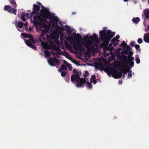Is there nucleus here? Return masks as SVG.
<instances>
[{
    "label": "nucleus",
    "instance_id": "nucleus-1",
    "mask_svg": "<svg viewBox=\"0 0 149 149\" xmlns=\"http://www.w3.org/2000/svg\"><path fill=\"white\" fill-rule=\"evenodd\" d=\"M99 34L101 41L103 42L101 43V47L108 48L107 47L109 41L115 35V33L112 32L109 30L107 31L106 30L103 29L100 31Z\"/></svg>",
    "mask_w": 149,
    "mask_h": 149
},
{
    "label": "nucleus",
    "instance_id": "nucleus-2",
    "mask_svg": "<svg viewBox=\"0 0 149 149\" xmlns=\"http://www.w3.org/2000/svg\"><path fill=\"white\" fill-rule=\"evenodd\" d=\"M73 71L76 74H73L71 76V81L72 82L76 81L77 86H81L83 85V83L86 82V79L83 77H80L79 74L76 69H73Z\"/></svg>",
    "mask_w": 149,
    "mask_h": 149
},
{
    "label": "nucleus",
    "instance_id": "nucleus-3",
    "mask_svg": "<svg viewBox=\"0 0 149 149\" xmlns=\"http://www.w3.org/2000/svg\"><path fill=\"white\" fill-rule=\"evenodd\" d=\"M12 6L13 8H12L10 5H5L4 7V10L5 11H7L9 13H13L16 15V12H17L16 8L17 7V5L15 0H8Z\"/></svg>",
    "mask_w": 149,
    "mask_h": 149
},
{
    "label": "nucleus",
    "instance_id": "nucleus-4",
    "mask_svg": "<svg viewBox=\"0 0 149 149\" xmlns=\"http://www.w3.org/2000/svg\"><path fill=\"white\" fill-rule=\"evenodd\" d=\"M90 38L88 36H86L84 38L85 42L83 43L84 46L86 47L88 52H91L93 49H95V46L92 44L91 40H89Z\"/></svg>",
    "mask_w": 149,
    "mask_h": 149
},
{
    "label": "nucleus",
    "instance_id": "nucleus-5",
    "mask_svg": "<svg viewBox=\"0 0 149 149\" xmlns=\"http://www.w3.org/2000/svg\"><path fill=\"white\" fill-rule=\"evenodd\" d=\"M46 19L47 18H43L39 15H35L33 16L34 20L33 23L35 25H39L40 24V23L38 22L39 21L42 24V25H43L44 24H47L48 22Z\"/></svg>",
    "mask_w": 149,
    "mask_h": 149
},
{
    "label": "nucleus",
    "instance_id": "nucleus-6",
    "mask_svg": "<svg viewBox=\"0 0 149 149\" xmlns=\"http://www.w3.org/2000/svg\"><path fill=\"white\" fill-rule=\"evenodd\" d=\"M41 7L42 8L39 13L40 15L43 18L49 19L51 13L49 12L48 9L45 7L43 6H42Z\"/></svg>",
    "mask_w": 149,
    "mask_h": 149
},
{
    "label": "nucleus",
    "instance_id": "nucleus-7",
    "mask_svg": "<svg viewBox=\"0 0 149 149\" xmlns=\"http://www.w3.org/2000/svg\"><path fill=\"white\" fill-rule=\"evenodd\" d=\"M118 58L119 59H121L124 61H123V63L127 64L128 63L129 65V66H128L127 65L124 66V67H126V68L129 69H131V68L133 67L134 65H133L132 62L131 63L130 61L127 57L125 55H123L122 56H120L118 57Z\"/></svg>",
    "mask_w": 149,
    "mask_h": 149
},
{
    "label": "nucleus",
    "instance_id": "nucleus-8",
    "mask_svg": "<svg viewBox=\"0 0 149 149\" xmlns=\"http://www.w3.org/2000/svg\"><path fill=\"white\" fill-rule=\"evenodd\" d=\"M48 62L52 66H55V64L59 65L60 63V61L56 57L54 56L53 58H49L48 60Z\"/></svg>",
    "mask_w": 149,
    "mask_h": 149
},
{
    "label": "nucleus",
    "instance_id": "nucleus-9",
    "mask_svg": "<svg viewBox=\"0 0 149 149\" xmlns=\"http://www.w3.org/2000/svg\"><path fill=\"white\" fill-rule=\"evenodd\" d=\"M52 26L53 27H55V31L56 33H58L60 35L63 34L62 31L63 30V28L62 27L59 26L57 22H56V24L53 23L52 24Z\"/></svg>",
    "mask_w": 149,
    "mask_h": 149
},
{
    "label": "nucleus",
    "instance_id": "nucleus-10",
    "mask_svg": "<svg viewBox=\"0 0 149 149\" xmlns=\"http://www.w3.org/2000/svg\"><path fill=\"white\" fill-rule=\"evenodd\" d=\"M33 11H32V13L30 14V17L32 18L33 16V14H38L39 13L40 10V7L38 5L36 4L33 5Z\"/></svg>",
    "mask_w": 149,
    "mask_h": 149
},
{
    "label": "nucleus",
    "instance_id": "nucleus-11",
    "mask_svg": "<svg viewBox=\"0 0 149 149\" xmlns=\"http://www.w3.org/2000/svg\"><path fill=\"white\" fill-rule=\"evenodd\" d=\"M112 77L116 79L120 78L122 76V73L119 72L116 70H113L110 73Z\"/></svg>",
    "mask_w": 149,
    "mask_h": 149
},
{
    "label": "nucleus",
    "instance_id": "nucleus-12",
    "mask_svg": "<svg viewBox=\"0 0 149 149\" xmlns=\"http://www.w3.org/2000/svg\"><path fill=\"white\" fill-rule=\"evenodd\" d=\"M144 15L142 16L144 19L143 24H144L147 19L149 20V9L148 8L144 10H143Z\"/></svg>",
    "mask_w": 149,
    "mask_h": 149
},
{
    "label": "nucleus",
    "instance_id": "nucleus-13",
    "mask_svg": "<svg viewBox=\"0 0 149 149\" xmlns=\"http://www.w3.org/2000/svg\"><path fill=\"white\" fill-rule=\"evenodd\" d=\"M98 38V37L97 35L95 33L93 34V36H91L90 37V39L92 42V44L94 46H97V44H96L95 42H96L97 43Z\"/></svg>",
    "mask_w": 149,
    "mask_h": 149
},
{
    "label": "nucleus",
    "instance_id": "nucleus-14",
    "mask_svg": "<svg viewBox=\"0 0 149 149\" xmlns=\"http://www.w3.org/2000/svg\"><path fill=\"white\" fill-rule=\"evenodd\" d=\"M73 46L75 50H79L81 52L82 51H85V49L83 45L80 43L77 44L76 45L74 44Z\"/></svg>",
    "mask_w": 149,
    "mask_h": 149
},
{
    "label": "nucleus",
    "instance_id": "nucleus-15",
    "mask_svg": "<svg viewBox=\"0 0 149 149\" xmlns=\"http://www.w3.org/2000/svg\"><path fill=\"white\" fill-rule=\"evenodd\" d=\"M127 54H128L127 58H128L129 60L132 63L133 65H134V62L133 61V60L134 59V58L132 56V55L133 54V52L132 51H130L128 52H127Z\"/></svg>",
    "mask_w": 149,
    "mask_h": 149
},
{
    "label": "nucleus",
    "instance_id": "nucleus-16",
    "mask_svg": "<svg viewBox=\"0 0 149 149\" xmlns=\"http://www.w3.org/2000/svg\"><path fill=\"white\" fill-rule=\"evenodd\" d=\"M144 41L147 43H149V33H146L143 37Z\"/></svg>",
    "mask_w": 149,
    "mask_h": 149
},
{
    "label": "nucleus",
    "instance_id": "nucleus-17",
    "mask_svg": "<svg viewBox=\"0 0 149 149\" xmlns=\"http://www.w3.org/2000/svg\"><path fill=\"white\" fill-rule=\"evenodd\" d=\"M85 83H87V87L90 88H92V84H91L89 82L86 81V82H84L83 83V85H82L81 86H77L78 87L80 88V87H84V84Z\"/></svg>",
    "mask_w": 149,
    "mask_h": 149
},
{
    "label": "nucleus",
    "instance_id": "nucleus-18",
    "mask_svg": "<svg viewBox=\"0 0 149 149\" xmlns=\"http://www.w3.org/2000/svg\"><path fill=\"white\" fill-rule=\"evenodd\" d=\"M90 81L91 82H93L94 84H96L97 81L96 80V77L95 75L94 74L92 75L91 78L90 79Z\"/></svg>",
    "mask_w": 149,
    "mask_h": 149
},
{
    "label": "nucleus",
    "instance_id": "nucleus-19",
    "mask_svg": "<svg viewBox=\"0 0 149 149\" xmlns=\"http://www.w3.org/2000/svg\"><path fill=\"white\" fill-rule=\"evenodd\" d=\"M42 27H43L45 28V30L48 32L51 28V25L49 24V26H48L47 24H44L43 25H41Z\"/></svg>",
    "mask_w": 149,
    "mask_h": 149
},
{
    "label": "nucleus",
    "instance_id": "nucleus-20",
    "mask_svg": "<svg viewBox=\"0 0 149 149\" xmlns=\"http://www.w3.org/2000/svg\"><path fill=\"white\" fill-rule=\"evenodd\" d=\"M49 19L52 20L53 19L55 21H57L58 20V17H55L54 14L53 13H51L49 17Z\"/></svg>",
    "mask_w": 149,
    "mask_h": 149
},
{
    "label": "nucleus",
    "instance_id": "nucleus-21",
    "mask_svg": "<svg viewBox=\"0 0 149 149\" xmlns=\"http://www.w3.org/2000/svg\"><path fill=\"white\" fill-rule=\"evenodd\" d=\"M132 21L134 23L137 24L140 21V19L138 17H134L132 19Z\"/></svg>",
    "mask_w": 149,
    "mask_h": 149
},
{
    "label": "nucleus",
    "instance_id": "nucleus-22",
    "mask_svg": "<svg viewBox=\"0 0 149 149\" xmlns=\"http://www.w3.org/2000/svg\"><path fill=\"white\" fill-rule=\"evenodd\" d=\"M29 38V40L32 42L35 43L36 42L34 38L30 34Z\"/></svg>",
    "mask_w": 149,
    "mask_h": 149
},
{
    "label": "nucleus",
    "instance_id": "nucleus-23",
    "mask_svg": "<svg viewBox=\"0 0 149 149\" xmlns=\"http://www.w3.org/2000/svg\"><path fill=\"white\" fill-rule=\"evenodd\" d=\"M45 54L46 57H49L50 56L49 51L46 50H45Z\"/></svg>",
    "mask_w": 149,
    "mask_h": 149
},
{
    "label": "nucleus",
    "instance_id": "nucleus-24",
    "mask_svg": "<svg viewBox=\"0 0 149 149\" xmlns=\"http://www.w3.org/2000/svg\"><path fill=\"white\" fill-rule=\"evenodd\" d=\"M21 35L25 38H29L30 34H28L26 33H21Z\"/></svg>",
    "mask_w": 149,
    "mask_h": 149
},
{
    "label": "nucleus",
    "instance_id": "nucleus-25",
    "mask_svg": "<svg viewBox=\"0 0 149 149\" xmlns=\"http://www.w3.org/2000/svg\"><path fill=\"white\" fill-rule=\"evenodd\" d=\"M24 41L26 44L29 47H30L32 44L28 40L25 39Z\"/></svg>",
    "mask_w": 149,
    "mask_h": 149
},
{
    "label": "nucleus",
    "instance_id": "nucleus-26",
    "mask_svg": "<svg viewBox=\"0 0 149 149\" xmlns=\"http://www.w3.org/2000/svg\"><path fill=\"white\" fill-rule=\"evenodd\" d=\"M62 55L64 56L67 58H68L70 56V54L66 52H63Z\"/></svg>",
    "mask_w": 149,
    "mask_h": 149
},
{
    "label": "nucleus",
    "instance_id": "nucleus-27",
    "mask_svg": "<svg viewBox=\"0 0 149 149\" xmlns=\"http://www.w3.org/2000/svg\"><path fill=\"white\" fill-rule=\"evenodd\" d=\"M66 32L68 34L69 33L70 34L71 33V31L69 27H68L66 28Z\"/></svg>",
    "mask_w": 149,
    "mask_h": 149
},
{
    "label": "nucleus",
    "instance_id": "nucleus-28",
    "mask_svg": "<svg viewBox=\"0 0 149 149\" xmlns=\"http://www.w3.org/2000/svg\"><path fill=\"white\" fill-rule=\"evenodd\" d=\"M24 25L23 23L22 22L20 21L18 23V26L19 28H21L23 27Z\"/></svg>",
    "mask_w": 149,
    "mask_h": 149
},
{
    "label": "nucleus",
    "instance_id": "nucleus-29",
    "mask_svg": "<svg viewBox=\"0 0 149 149\" xmlns=\"http://www.w3.org/2000/svg\"><path fill=\"white\" fill-rule=\"evenodd\" d=\"M25 15V13H23L21 17V20L24 22L26 20V18L24 17V16Z\"/></svg>",
    "mask_w": 149,
    "mask_h": 149
},
{
    "label": "nucleus",
    "instance_id": "nucleus-30",
    "mask_svg": "<svg viewBox=\"0 0 149 149\" xmlns=\"http://www.w3.org/2000/svg\"><path fill=\"white\" fill-rule=\"evenodd\" d=\"M47 32L46 31L44 30H42V31L41 33L40 34L41 36H43L44 35H45Z\"/></svg>",
    "mask_w": 149,
    "mask_h": 149
},
{
    "label": "nucleus",
    "instance_id": "nucleus-31",
    "mask_svg": "<svg viewBox=\"0 0 149 149\" xmlns=\"http://www.w3.org/2000/svg\"><path fill=\"white\" fill-rule=\"evenodd\" d=\"M136 62L137 64H139L140 62V60L138 56L135 57Z\"/></svg>",
    "mask_w": 149,
    "mask_h": 149
},
{
    "label": "nucleus",
    "instance_id": "nucleus-32",
    "mask_svg": "<svg viewBox=\"0 0 149 149\" xmlns=\"http://www.w3.org/2000/svg\"><path fill=\"white\" fill-rule=\"evenodd\" d=\"M127 45V44L124 41H123L122 43L119 44V46L120 47L123 46V47H125V46Z\"/></svg>",
    "mask_w": 149,
    "mask_h": 149
},
{
    "label": "nucleus",
    "instance_id": "nucleus-33",
    "mask_svg": "<svg viewBox=\"0 0 149 149\" xmlns=\"http://www.w3.org/2000/svg\"><path fill=\"white\" fill-rule=\"evenodd\" d=\"M75 38L76 39L78 40H80L81 38V36L79 34H77L76 35H75Z\"/></svg>",
    "mask_w": 149,
    "mask_h": 149
},
{
    "label": "nucleus",
    "instance_id": "nucleus-34",
    "mask_svg": "<svg viewBox=\"0 0 149 149\" xmlns=\"http://www.w3.org/2000/svg\"><path fill=\"white\" fill-rule=\"evenodd\" d=\"M124 47L128 51H130L132 49V48L127 45H126Z\"/></svg>",
    "mask_w": 149,
    "mask_h": 149
},
{
    "label": "nucleus",
    "instance_id": "nucleus-35",
    "mask_svg": "<svg viewBox=\"0 0 149 149\" xmlns=\"http://www.w3.org/2000/svg\"><path fill=\"white\" fill-rule=\"evenodd\" d=\"M127 72H129L128 74V76L127 77L128 78H130V77H131L132 76V71L131 70H129Z\"/></svg>",
    "mask_w": 149,
    "mask_h": 149
},
{
    "label": "nucleus",
    "instance_id": "nucleus-36",
    "mask_svg": "<svg viewBox=\"0 0 149 149\" xmlns=\"http://www.w3.org/2000/svg\"><path fill=\"white\" fill-rule=\"evenodd\" d=\"M65 81L67 83H69L70 81V77L69 76H66L65 78Z\"/></svg>",
    "mask_w": 149,
    "mask_h": 149
},
{
    "label": "nucleus",
    "instance_id": "nucleus-37",
    "mask_svg": "<svg viewBox=\"0 0 149 149\" xmlns=\"http://www.w3.org/2000/svg\"><path fill=\"white\" fill-rule=\"evenodd\" d=\"M119 41L118 40H116V38H113L111 40V42L114 44L116 42V41L118 42Z\"/></svg>",
    "mask_w": 149,
    "mask_h": 149
},
{
    "label": "nucleus",
    "instance_id": "nucleus-38",
    "mask_svg": "<svg viewBox=\"0 0 149 149\" xmlns=\"http://www.w3.org/2000/svg\"><path fill=\"white\" fill-rule=\"evenodd\" d=\"M67 74L66 72L65 71H63L61 72V75L63 77H65Z\"/></svg>",
    "mask_w": 149,
    "mask_h": 149
},
{
    "label": "nucleus",
    "instance_id": "nucleus-39",
    "mask_svg": "<svg viewBox=\"0 0 149 149\" xmlns=\"http://www.w3.org/2000/svg\"><path fill=\"white\" fill-rule=\"evenodd\" d=\"M61 68L63 70H66L67 69V67L65 65H62Z\"/></svg>",
    "mask_w": 149,
    "mask_h": 149
},
{
    "label": "nucleus",
    "instance_id": "nucleus-40",
    "mask_svg": "<svg viewBox=\"0 0 149 149\" xmlns=\"http://www.w3.org/2000/svg\"><path fill=\"white\" fill-rule=\"evenodd\" d=\"M138 43L139 44H141L143 42V40L141 38H139L137 40Z\"/></svg>",
    "mask_w": 149,
    "mask_h": 149
},
{
    "label": "nucleus",
    "instance_id": "nucleus-41",
    "mask_svg": "<svg viewBox=\"0 0 149 149\" xmlns=\"http://www.w3.org/2000/svg\"><path fill=\"white\" fill-rule=\"evenodd\" d=\"M31 48H32L34 50H36L37 49V47L35 46V45L32 44L31 46L30 47Z\"/></svg>",
    "mask_w": 149,
    "mask_h": 149
},
{
    "label": "nucleus",
    "instance_id": "nucleus-42",
    "mask_svg": "<svg viewBox=\"0 0 149 149\" xmlns=\"http://www.w3.org/2000/svg\"><path fill=\"white\" fill-rule=\"evenodd\" d=\"M97 66L99 68H100L102 69L103 68V66L102 64L100 63L97 65Z\"/></svg>",
    "mask_w": 149,
    "mask_h": 149
},
{
    "label": "nucleus",
    "instance_id": "nucleus-43",
    "mask_svg": "<svg viewBox=\"0 0 149 149\" xmlns=\"http://www.w3.org/2000/svg\"><path fill=\"white\" fill-rule=\"evenodd\" d=\"M135 44V42L134 41H132L130 43V45L131 46L134 47Z\"/></svg>",
    "mask_w": 149,
    "mask_h": 149
},
{
    "label": "nucleus",
    "instance_id": "nucleus-44",
    "mask_svg": "<svg viewBox=\"0 0 149 149\" xmlns=\"http://www.w3.org/2000/svg\"><path fill=\"white\" fill-rule=\"evenodd\" d=\"M55 50L57 51H61V49H60V47H57V46H55Z\"/></svg>",
    "mask_w": 149,
    "mask_h": 149
},
{
    "label": "nucleus",
    "instance_id": "nucleus-45",
    "mask_svg": "<svg viewBox=\"0 0 149 149\" xmlns=\"http://www.w3.org/2000/svg\"><path fill=\"white\" fill-rule=\"evenodd\" d=\"M135 47L136 50H138L140 48V45H136L135 46Z\"/></svg>",
    "mask_w": 149,
    "mask_h": 149
},
{
    "label": "nucleus",
    "instance_id": "nucleus-46",
    "mask_svg": "<svg viewBox=\"0 0 149 149\" xmlns=\"http://www.w3.org/2000/svg\"><path fill=\"white\" fill-rule=\"evenodd\" d=\"M123 78H124L125 77V75L128 72L127 71H124L123 72Z\"/></svg>",
    "mask_w": 149,
    "mask_h": 149
},
{
    "label": "nucleus",
    "instance_id": "nucleus-47",
    "mask_svg": "<svg viewBox=\"0 0 149 149\" xmlns=\"http://www.w3.org/2000/svg\"><path fill=\"white\" fill-rule=\"evenodd\" d=\"M63 63H64L67 66H68L69 65H70V64L68 63V62L65 60H64L63 61Z\"/></svg>",
    "mask_w": 149,
    "mask_h": 149
},
{
    "label": "nucleus",
    "instance_id": "nucleus-48",
    "mask_svg": "<svg viewBox=\"0 0 149 149\" xmlns=\"http://www.w3.org/2000/svg\"><path fill=\"white\" fill-rule=\"evenodd\" d=\"M68 67V69L70 71H71L72 70V67L70 65H69V66Z\"/></svg>",
    "mask_w": 149,
    "mask_h": 149
},
{
    "label": "nucleus",
    "instance_id": "nucleus-49",
    "mask_svg": "<svg viewBox=\"0 0 149 149\" xmlns=\"http://www.w3.org/2000/svg\"><path fill=\"white\" fill-rule=\"evenodd\" d=\"M120 37L119 35H117L116 36V37L114 38H116V40H117Z\"/></svg>",
    "mask_w": 149,
    "mask_h": 149
},
{
    "label": "nucleus",
    "instance_id": "nucleus-50",
    "mask_svg": "<svg viewBox=\"0 0 149 149\" xmlns=\"http://www.w3.org/2000/svg\"><path fill=\"white\" fill-rule=\"evenodd\" d=\"M25 15L24 16H26V17H29V13H25Z\"/></svg>",
    "mask_w": 149,
    "mask_h": 149
},
{
    "label": "nucleus",
    "instance_id": "nucleus-51",
    "mask_svg": "<svg viewBox=\"0 0 149 149\" xmlns=\"http://www.w3.org/2000/svg\"><path fill=\"white\" fill-rule=\"evenodd\" d=\"M73 62L74 63L76 64H78V62L75 60H73Z\"/></svg>",
    "mask_w": 149,
    "mask_h": 149
},
{
    "label": "nucleus",
    "instance_id": "nucleus-52",
    "mask_svg": "<svg viewBox=\"0 0 149 149\" xmlns=\"http://www.w3.org/2000/svg\"><path fill=\"white\" fill-rule=\"evenodd\" d=\"M148 31H149V26H148V29H146L145 30L146 32H147Z\"/></svg>",
    "mask_w": 149,
    "mask_h": 149
},
{
    "label": "nucleus",
    "instance_id": "nucleus-53",
    "mask_svg": "<svg viewBox=\"0 0 149 149\" xmlns=\"http://www.w3.org/2000/svg\"><path fill=\"white\" fill-rule=\"evenodd\" d=\"M118 42H116L115 43H114V44H113V45L114 46H117V45H118Z\"/></svg>",
    "mask_w": 149,
    "mask_h": 149
},
{
    "label": "nucleus",
    "instance_id": "nucleus-54",
    "mask_svg": "<svg viewBox=\"0 0 149 149\" xmlns=\"http://www.w3.org/2000/svg\"><path fill=\"white\" fill-rule=\"evenodd\" d=\"M62 70H63L62 69H61V68H59V69H58V71L59 72H62Z\"/></svg>",
    "mask_w": 149,
    "mask_h": 149
},
{
    "label": "nucleus",
    "instance_id": "nucleus-55",
    "mask_svg": "<svg viewBox=\"0 0 149 149\" xmlns=\"http://www.w3.org/2000/svg\"><path fill=\"white\" fill-rule=\"evenodd\" d=\"M51 52L52 54L53 55H56V54H55V52H53V51H51Z\"/></svg>",
    "mask_w": 149,
    "mask_h": 149
},
{
    "label": "nucleus",
    "instance_id": "nucleus-56",
    "mask_svg": "<svg viewBox=\"0 0 149 149\" xmlns=\"http://www.w3.org/2000/svg\"><path fill=\"white\" fill-rule=\"evenodd\" d=\"M87 75L86 74H84L83 75V77L85 79V78L86 77H87Z\"/></svg>",
    "mask_w": 149,
    "mask_h": 149
},
{
    "label": "nucleus",
    "instance_id": "nucleus-57",
    "mask_svg": "<svg viewBox=\"0 0 149 149\" xmlns=\"http://www.w3.org/2000/svg\"><path fill=\"white\" fill-rule=\"evenodd\" d=\"M119 71L121 72H123V71H124V70H123L121 68H119Z\"/></svg>",
    "mask_w": 149,
    "mask_h": 149
},
{
    "label": "nucleus",
    "instance_id": "nucleus-58",
    "mask_svg": "<svg viewBox=\"0 0 149 149\" xmlns=\"http://www.w3.org/2000/svg\"><path fill=\"white\" fill-rule=\"evenodd\" d=\"M118 84H122V81L120 80L118 82Z\"/></svg>",
    "mask_w": 149,
    "mask_h": 149
},
{
    "label": "nucleus",
    "instance_id": "nucleus-59",
    "mask_svg": "<svg viewBox=\"0 0 149 149\" xmlns=\"http://www.w3.org/2000/svg\"><path fill=\"white\" fill-rule=\"evenodd\" d=\"M24 25H25V26H27V22H26L25 24H24Z\"/></svg>",
    "mask_w": 149,
    "mask_h": 149
},
{
    "label": "nucleus",
    "instance_id": "nucleus-60",
    "mask_svg": "<svg viewBox=\"0 0 149 149\" xmlns=\"http://www.w3.org/2000/svg\"><path fill=\"white\" fill-rule=\"evenodd\" d=\"M29 31H32V29H31V27H29Z\"/></svg>",
    "mask_w": 149,
    "mask_h": 149
},
{
    "label": "nucleus",
    "instance_id": "nucleus-61",
    "mask_svg": "<svg viewBox=\"0 0 149 149\" xmlns=\"http://www.w3.org/2000/svg\"><path fill=\"white\" fill-rule=\"evenodd\" d=\"M72 14L74 15L76 14V12H72Z\"/></svg>",
    "mask_w": 149,
    "mask_h": 149
},
{
    "label": "nucleus",
    "instance_id": "nucleus-62",
    "mask_svg": "<svg viewBox=\"0 0 149 149\" xmlns=\"http://www.w3.org/2000/svg\"><path fill=\"white\" fill-rule=\"evenodd\" d=\"M38 5H41V3L40 2H38Z\"/></svg>",
    "mask_w": 149,
    "mask_h": 149
},
{
    "label": "nucleus",
    "instance_id": "nucleus-63",
    "mask_svg": "<svg viewBox=\"0 0 149 149\" xmlns=\"http://www.w3.org/2000/svg\"><path fill=\"white\" fill-rule=\"evenodd\" d=\"M125 2H127L128 1V0H123Z\"/></svg>",
    "mask_w": 149,
    "mask_h": 149
},
{
    "label": "nucleus",
    "instance_id": "nucleus-64",
    "mask_svg": "<svg viewBox=\"0 0 149 149\" xmlns=\"http://www.w3.org/2000/svg\"><path fill=\"white\" fill-rule=\"evenodd\" d=\"M148 3L149 4V0H148Z\"/></svg>",
    "mask_w": 149,
    "mask_h": 149
}]
</instances>
